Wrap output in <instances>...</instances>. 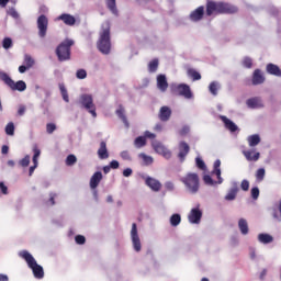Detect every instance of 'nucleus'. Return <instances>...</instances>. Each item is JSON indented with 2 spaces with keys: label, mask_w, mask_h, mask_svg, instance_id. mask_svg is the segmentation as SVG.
Returning <instances> with one entry per match:
<instances>
[{
  "label": "nucleus",
  "mask_w": 281,
  "mask_h": 281,
  "mask_svg": "<svg viewBox=\"0 0 281 281\" xmlns=\"http://www.w3.org/2000/svg\"><path fill=\"white\" fill-rule=\"evenodd\" d=\"M238 7L223 1H206V16H218V14H236Z\"/></svg>",
  "instance_id": "f257e3e1"
},
{
  "label": "nucleus",
  "mask_w": 281,
  "mask_h": 281,
  "mask_svg": "<svg viewBox=\"0 0 281 281\" xmlns=\"http://www.w3.org/2000/svg\"><path fill=\"white\" fill-rule=\"evenodd\" d=\"M97 47L101 54H111V22L105 21L101 24Z\"/></svg>",
  "instance_id": "f03ea898"
},
{
  "label": "nucleus",
  "mask_w": 281,
  "mask_h": 281,
  "mask_svg": "<svg viewBox=\"0 0 281 281\" xmlns=\"http://www.w3.org/2000/svg\"><path fill=\"white\" fill-rule=\"evenodd\" d=\"M19 256L20 258H23V260H25L27 266L32 269L34 278L37 280H43V278H45L43 267L36 262V259H34L32 254H30L27 250H22Z\"/></svg>",
  "instance_id": "7ed1b4c3"
},
{
  "label": "nucleus",
  "mask_w": 281,
  "mask_h": 281,
  "mask_svg": "<svg viewBox=\"0 0 281 281\" xmlns=\"http://www.w3.org/2000/svg\"><path fill=\"white\" fill-rule=\"evenodd\" d=\"M180 181L191 194H196V192H199V188H201L199 175L194 172L187 173L180 179Z\"/></svg>",
  "instance_id": "20e7f679"
},
{
  "label": "nucleus",
  "mask_w": 281,
  "mask_h": 281,
  "mask_svg": "<svg viewBox=\"0 0 281 281\" xmlns=\"http://www.w3.org/2000/svg\"><path fill=\"white\" fill-rule=\"evenodd\" d=\"M71 46H74V40H65L57 46L56 55L60 63L71 58Z\"/></svg>",
  "instance_id": "39448f33"
},
{
  "label": "nucleus",
  "mask_w": 281,
  "mask_h": 281,
  "mask_svg": "<svg viewBox=\"0 0 281 281\" xmlns=\"http://www.w3.org/2000/svg\"><path fill=\"white\" fill-rule=\"evenodd\" d=\"M79 104H81L86 111L90 112L92 117H98V113L95 112V103H93V95L81 94L79 98Z\"/></svg>",
  "instance_id": "423d86ee"
},
{
  "label": "nucleus",
  "mask_w": 281,
  "mask_h": 281,
  "mask_svg": "<svg viewBox=\"0 0 281 281\" xmlns=\"http://www.w3.org/2000/svg\"><path fill=\"white\" fill-rule=\"evenodd\" d=\"M171 92L173 93V95H181L187 100L192 99V90L190 89V86L186 83L171 86Z\"/></svg>",
  "instance_id": "0eeeda50"
},
{
  "label": "nucleus",
  "mask_w": 281,
  "mask_h": 281,
  "mask_svg": "<svg viewBox=\"0 0 281 281\" xmlns=\"http://www.w3.org/2000/svg\"><path fill=\"white\" fill-rule=\"evenodd\" d=\"M49 26V20L45 14L37 18V30L40 38H45L47 36V27Z\"/></svg>",
  "instance_id": "6e6552de"
},
{
  "label": "nucleus",
  "mask_w": 281,
  "mask_h": 281,
  "mask_svg": "<svg viewBox=\"0 0 281 281\" xmlns=\"http://www.w3.org/2000/svg\"><path fill=\"white\" fill-rule=\"evenodd\" d=\"M131 239L134 250L137 252L142 251V239H139V234L137 233V224L135 223L132 224Z\"/></svg>",
  "instance_id": "1a4fd4ad"
},
{
  "label": "nucleus",
  "mask_w": 281,
  "mask_h": 281,
  "mask_svg": "<svg viewBox=\"0 0 281 281\" xmlns=\"http://www.w3.org/2000/svg\"><path fill=\"white\" fill-rule=\"evenodd\" d=\"M7 87H9L11 91H20V92H23L25 91V89H27V85L25 83V81L19 80L14 82L11 77L7 82Z\"/></svg>",
  "instance_id": "9d476101"
},
{
  "label": "nucleus",
  "mask_w": 281,
  "mask_h": 281,
  "mask_svg": "<svg viewBox=\"0 0 281 281\" xmlns=\"http://www.w3.org/2000/svg\"><path fill=\"white\" fill-rule=\"evenodd\" d=\"M205 15V8L203 5L198 7L195 10H193L190 15L189 19L191 21H193L194 23L203 20V16Z\"/></svg>",
  "instance_id": "9b49d317"
},
{
  "label": "nucleus",
  "mask_w": 281,
  "mask_h": 281,
  "mask_svg": "<svg viewBox=\"0 0 281 281\" xmlns=\"http://www.w3.org/2000/svg\"><path fill=\"white\" fill-rule=\"evenodd\" d=\"M154 150L158 153V155H162L165 159H170L172 157V153L166 148L161 143H154L153 144Z\"/></svg>",
  "instance_id": "f8f14e48"
},
{
  "label": "nucleus",
  "mask_w": 281,
  "mask_h": 281,
  "mask_svg": "<svg viewBox=\"0 0 281 281\" xmlns=\"http://www.w3.org/2000/svg\"><path fill=\"white\" fill-rule=\"evenodd\" d=\"M190 154V145L186 142H180L179 143V153H178V158L180 161H186V157Z\"/></svg>",
  "instance_id": "ddd939ff"
},
{
  "label": "nucleus",
  "mask_w": 281,
  "mask_h": 281,
  "mask_svg": "<svg viewBox=\"0 0 281 281\" xmlns=\"http://www.w3.org/2000/svg\"><path fill=\"white\" fill-rule=\"evenodd\" d=\"M202 216H203V212H201V210L192 209L191 212L188 215V218H189L190 223L199 225L201 223Z\"/></svg>",
  "instance_id": "4468645a"
},
{
  "label": "nucleus",
  "mask_w": 281,
  "mask_h": 281,
  "mask_svg": "<svg viewBox=\"0 0 281 281\" xmlns=\"http://www.w3.org/2000/svg\"><path fill=\"white\" fill-rule=\"evenodd\" d=\"M158 117L160 122H168L170 117H172V110L168 108V105H164L160 108Z\"/></svg>",
  "instance_id": "2eb2a0df"
},
{
  "label": "nucleus",
  "mask_w": 281,
  "mask_h": 281,
  "mask_svg": "<svg viewBox=\"0 0 281 281\" xmlns=\"http://www.w3.org/2000/svg\"><path fill=\"white\" fill-rule=\"evenodd\" d=\"M241 153L247 161H258L260 159V153L256 149H246Z\"/></svg>",
  "instance_id": "dca6fc26"
},
{
  "label": "nucleus",
  "mask_w": 281,
  "mask_h": 281,
  "mask_svg": "<svg viewBox=\"0 0 281 281\" xmlns=\"http://www.w3.org/2000/svg\"><path fill=\"white\" fill-rule=\"evenodd\" d=\"M145 183L148 188H150V190H153V192H159V190H161V182L155 178L147 177L145 179Z\"/></svg>",
  "instance_id": "f3484780"
},
{
  "label": "nucleus",
  "mask_w": 281,
  "mask_h": 281,
  "mask_svg": "<svg viewBox=\"0 0 281 281\" xmlns=\"http://www.w3.org/2000/svg\"><path fill=\"white\" fill-rule=\"evenodd\" d=\"M157 88L162 93H165V91H168V79L166 78V75L157 76Z\"/></svg>",
  "instance_id": "a211bd4d"
},
{
  "label": "nucleus",
  "mask_w": 281,
  "mask_h": 281,
  "mask_svg": "<svg viewBox=\"0 0 281 281\" xmlns=\"http://www.w3.org/2000/svg\"><path fill=\"white\" fill-rule=\"evenodd\" d=\"M100 181H102V172L97 171L90 178V188L91 190H95L100 186Z\"/></svg>",
  "instance_id": "6ab92c4d"
},
{
  "label": "nucleus",
  "mask_w": 281,
  "mask_h": 281,
  "mask_svg": "<svg viewBox=\"0 0 281 281\" xmlns=\"http://www.w3.org/2000/svg\"><path fill=\"white\" fill-rule=\"evenodd\" d=\"M57 21H63L65 25H76V18L69 13H64L57 18Z\"/></svg>",
  "instance_id": "aec40b11"
},
{
  "label": "nucleus",
  "mask_w": 281,
  "mask_h": 281,
  "mask_svg": "<svg viewBox=\"0 0 281 281\" xmlns=\"http://www.w3.org/2000/svg\"><path fill=\"white\" fill-rule=\"evenodd\" d=\"M265 82V75H262V70L255 69L252 74V85L258 86Z\"/></svg>",
  "instance_id": "412c9836"
},
{
  "label": "nucleus",
  "mask_w": 281,
  "mask_h": 281,
  "mask_svg": "<svg viewBox=\"0 0 281 281\" xmlns=\"http://www.w3.org/2000/svg\"><path fill=\"white\" fill-rule=\"evenodd\" d=\"M99 159H109V149L106 148V142L102 140L97 151Z\"/></svg>",
  "instance_id": "4be33fe9"
},
{
  "label": "nucleus",
  "mask_w": 281,
  "mask_h": 281,
  "mask_svg": "<svg viewBox=\"0 0 281 281\" xmlns=\"http://www.w3.org/2000/svg\"><path fill=\"white\" fill-rule=\"evenodd\" d=\"M220 117H221L222 122L225 124V127L228 131H231V133H236L238 131V126L235 125V123L232 120L227 119V116L222 115Z\"/></svg>",
  "instance_id": "5701e85b"
},
{
  "label": "nucleus",
  "mask_w": 281,
  "mask_h": 281,
  "mask_svg": "<svg viewBox=\"0 0 281 281\" xmlns=\"http://www.w3.org/2000/svg\"><path fill=\"white\" fill-rule=\"evenodd\" d=\"M115 113L117 117L122 120L123 124H125V126H128V119H126V110H124V105L120 104Z\"/></svg>",
  "instance_id": "b1692460"
},
{
  "label": "nucleus",
  "mask_w": 281,
  "mask_h": 281,
  "mask_svg": "<svg viewBox=\"0 0 281 281\" xmlns=\"http://www.w3.org/2000/svg\"><path fill=\"white\" fill-rule=\"evenodd\" d=\"M266 71L271 76H281V69L276 64H268Z\"/></svg>",
  "instance_id": "393cba45"
},
{
  "label": "nucleus",
  "mask_w": 281,
  "mask_h": 281,
  "mask_svg": "<svg viewBox=\"0 0 281 281\" xmlns=\"http://www.w3.org/2000/svg\"><path fill=\"white\" fill-rule=\"evenodd\" d=\"M238 227L244 236H247V234H249V224H247V220L240 218L238 221Z\"/></svg>",
  "instance_id": "a878e982"
},
{
  "label": "nucleus",
  "mask_w": 281,
  "mask_h": 281,
  "mask_svg": "<svg viewBox=\"0 0 281 281\" xmlns=\"http://www.w3.org/2000/svg\"><path fill=\"white\" fill-rule=\"evenodd\" d=\"M213 175H215L217 177V183H223V178L221 177V160L217 159L214 162V170H213Z\"/></svg>",
  "instance_id": "bb28decb"
},
{
  "label": "nucleus",
  "mask_w": 281,
  "mask_h": 281,
  "mask_svg": "<svg viewBox=\"0 0 281 281\" xmlns=\"http://www.w3.org/2000/svg\"><path fill=\"white\" fill-rule=\"evenodd\" d=\"M247 142L250 148H254L255 146H258V144H260V135L258 134L250 135L248 136Z\"/></svg>",
  "instance_id": "cd10ccee"
},
{
  "label": "nucleus",
  "mask_w": 281,
  "mask_h": 281,
  "mask_svg": "<svg viewBox=\"0 0 281 281\" xmlns=\"http://www.w3.org/2000/svg\"><path fill=\"white\" fill-rule=\"evenodd\" d=\"M259 243H262L263 245H269V243H273V236L269 234L261 233L258 235Z\"/></svg>",
  "instance_id": "c85d7f7f"
},
{
  "label": "nucleus",
  "mask_w": 281,
  "mask_h": 281,
  "mask_svg": "<svg viewBox=\"0 0 281 281\" xmlns=\"http://www.w3.org/2000/svg\"><path fill=\"white\" fill-rule=\"evenodd\" d=\"M106 7L112 12V14L117 15V4L115 0H105Z\"/></svg>",
  "instance_id": "c756f323"
},
{
  "label": "nucleus",
  "mask_w": 281,
  "mask_h": 281,
  "mask_svg": "<svg viewBox=\"0 0 281 281\" xmlns=\"http://www.w3.org/2000/svg\"><path fill=\"white\" fill-rule=\"evenodd\" d=\"M246 104L247 106H249V109H258L260 108V99L258 98L248 99Z\"/></svg>",
  "instance_id": "7c9ffc66"
},
{
  "label": "nucleus",
  "mask_w": 281,
  "mask_h": 281,
  "mask_svg": "<svg viewBox=\"0 0 281 281\" xmlns=\"http://www.w3.org/2000/svg\"><path fill=\"white\" fill-rule=\"evenodd\" d=\"M187 74L189 78H192L193 81L201 80V74L193 68H189Z\"/></svg>",
  "instance_id": "2f4dec72"
},
{
  "label": "nucleus",
  "mask_w": 281,
  "mask_h": 281,
  "mask_svg": "<svg viewBox=\"0 0 281 281\" xmlns=\"http://www.w3.org/2000/svg\"><path fill=\"white\" fill-rule=\"evenodd\" d=\"M236 194H238V187L232 188L228 193L225 195L226 201H234L236 199Z\"/></svg>",
  "instance_id": "473e14b6"
},
{
  "label": "nucleus",
  "mask_w": 281,
  "mask_h": 281,
  "mask_svg": "<svg viewBox=\"0 0 281 281\" xmlns=\"http://www.w3.org/2000/svg\"><path fill=\"white\" fill-rule=\"evenodd\" d=\"M157 69H159V59H153L151 61H149L148 64L149 74H155Z\"/></svg>",
  "instance_id": "72a5a7b5"
},
{
  "label": "nucleus",
  "mask_w": 281,
  "mask_h": 281,
  "mask_svg": "<svg viewBox=\"0 0 281 281\" xmlns=\"http://www.w3.org/2000/svg\"><path fill=\"white\" fill-rule=\"evenodd\" d=\"M134 146L136 148H144L146 146V137L145 136H138L134 140Z\"/></svg>",
  "instance_id": "f704fd0d"
},
{
  "label": "nucleus",
  "mask_w": 281,
  "mask_h": 281,
  "mask_svg": "<svg viewBox=\"0 0 281 281\" xmlns=\"http://www.w3.org/2000/svg\"><path fill=\"white\" fill-rule=\"evenodd\" d=\"M180 223H181V215L180 214L176 213V214L171 215V217H170V225L172 227L179 226Z\"/></svg>",
  "instance_id": "c9c22d12"
},
{
  "label": "nucleus",
  "mask_w": 281,
  "mask_h": 281,
  "mask_svg": "<svg viewBox=\"0 0 281 281\" xmlns=\"http://www.w3.org/2000/svg\"><path fill=\"white\" fill-rule=\"evenodd\" d=\"M77 162L78 158L74 154L68 155L65 161L66 166H75Z\"/></svg>",
  "instance_id": "e433bc0d"
},
{
  "label": "nucleus",
  "mask_w": 281,
  "mask_h": 281,
  "mask_svg": "<svg viewBox=\"0 0 281 281\" xmlns=\"http://www.w3.org/2000/svg\"><path fill=\"white\" fill-rule=\"evenodd\" d=\"M209 91L212 93V95H218V83L216 81H213L209 86Z\"/></svg>",
  "instance_id": "4c0bfd02"
},
{
  "label": "nucleus",
  "mask_w": 281,
  "mask_h": 281,
  "mask_svg": "<svg viewBox=\"0 0 281 281\" xmlns=\"http://www.w3.org/2000/svg\"><path fill=\"white\" fill-rule=\"evenodd\" d=\"M59 90L61 93V98L63 100H65L66 102H69V93L67 92V88H65V85H59Z\"/></svg>",
  "instance_id": "58836bf2"
},
{
  "label": "nucleus",
  "mask_w": 281,
  "mask_h": 281,
  "mask_svg": "<svg viewBox=\"0 0 281 281\" xmlns=\"http://www.w3.org/2000/svg\"><path fill=\"white\" fill-rule=\"evenodd\" d=\"M241 65L246 69H251L254 67V60L250 57H244Z\"/></svg>",
  "instance_id": "ea45409f"
},
{
  "label": "nucleus",
  "mask_w": 281,
  "mask_h": 281,
  "mask_svg": "<svg viewBox=\"0 0 281 281\" xmlns=\"http://www.w3.org/2000/svg\"><path fill=\"white\" fill-rule=\"evenodd\" d=\"M33 153H34V155H33V164H38V158L41 157V149L38 148V146H34L33 147Z\"/></svg>",
  "instance_id": "a19ab883"
},
{
  "label": "nucleus",
  "mask_w": 281,
  "mask_h": 281,
  "mask_svg": "<svg viewBox=\"0 0 281 281\" xmlns=\"http://www.w3.org/2000/svg\"><path fill=\"white\" fill-rule=\"evenodd\" d=\"M265 175H266V170L265 168H259L257 171H256V180L257 181H265Z\"/></svg>",
  "instance_id": "79ce46f5"
},
{
  "label": "nucleus",
  "mask_w": 281,
  "mask_h": 281,
  "mask_svg": "<svg viewBox=\"0 0 281 281\" xmlns=\"http://www.w3.org/2000/svg\"><path fill=\"white\" fill-rule=\"evenodd\" d=\"M24 65L29 68L32 69L34 67V58H32L30 55L24 56Z\"/></svg>",
  "instance_id": "37998d69"
},
{
  "label": "nucleus",
  "mask_w": 281,
  "mask_h": 281,
  "mask_svg": "<svg viewBox=\"0 0 281 281\" xmlns=\"http://www.w3.org/2000/svg\"><path fill=\"white\" fill-rule=\"evenodd\" d=\"M203 181H204L205 186H216V182L214 181V179H212V176H210V175H205L203 177Z\"/></svg>",
  "instance_id": "c03bdc74"
},
{
  "label": "nucleus",
  "mask_w": 281,
  "mask_h": 281,
  "mask_svg": "<svg viewBox=\"0 0 281 281\" xmlns=\"http://www.w3.org/2000/svg\"><path fill=\"white\" fill-rule=\"evenodd\" d=\"M2 47L3 49H10V47H12V38L4 37L2 41Z\"/></svg>",
  "instance_id": "a18cd8bd"
},
{
  "label": "nucleus",
  "mask_w": 281,
  "mask_h": 281,
  "mask_svg": "<svg viewBox=\"0 0 281 281\" xmlns=\"http://www.w3.org/2000/svg\"><path fill=\"white\" fill-rule=\"evenodd\" d=\"M139 158L146 164V166H150L153 164V157L147 156L146 154H139Z\"/></svg>",
  "instance_id": "49530a36"
},
{
  "label": "nucleus",
  "mask_w": 281,
  "mask_h": 281,
  "mask_svg": "<svg viewBox=\"0 0 281 281\" xmlns=\"http://www.w3.org/2000/svg\"><path fill=\"white\" fill-rule=\"evenodd\" d=\"M250 193H251V199H254V201H257L258 196H260V189H258V187H254Z\"/></svg>",
  "instance_id": "de8ad7c7"
},
{
  "label": "nucleus",
  "mask_w": 281,
  "mask_h": 281,
  "mask_svg": "<svg viewBox=\"0 0 281 281\" xmlns=\"http://www.w3.org/2000/svg\"><path fill=\"white\" fill-rule=\"evenodd\" d=\"M76 76H77L78 80H85V78H87V70L79 69V70H77Z\"/></svg>",
  "instance_id": "09e8293b"
},
{
  "label": "nucleus",
  "mask_w": 281,
  "mask_h": 281,
  "mask_svg": "<svg viewBox=\"0 0 281 281\" xmlns=\"http://www.w3.org/2000/svg\"><path fill=\"white\" fill-rule=\"evenodd\" d=\"M20 166H22V168H27V166H30V155H26L20 160Z\"/></svg>",
  "instance_id": "8fccbe9b"
},
{
  "label": "nucleus",
  "mask_w": 281,
  "mask_h": 281,
  "mask_svg": "<svg viewBox=\"0 0 281 281\" xmlns=\"http://www.w3.org/2000/svg\"><path fill=\"white\" fill-rule=\"evenodd\" d=\"M7 135H14V123H9L5 126Z\"/></svg>",
  "instance_id": "3c124183"
},
{
  "label": "nucleus",
  "mask_w": 281,
  "mask_h": 281,
  "mask_svg": "<svg viewBox=\"0 0 281 281\" xmlns=\"http://www.w3.org/2000/svg\"><path fill=\"white\" fill-rule=\"evenodd\" d=\"M54 131H56V124L47 123L46 124V133H48V135H52V133H54Z\"/></svg>",
  "instance_id": "603ef678"
},
{
  "label": "nucleus",
  "mask_w": 281,
  "mask_h": 281,
  "mask_svg": "<svg viewBox=\"0 0 281 281\" xmlns=\"http://www.w3.org/2000/svg\"><path fill=\"white\" fill-rule=\"evenodd\" d=\"M10 76L7 72L0 71V80H2V82H4V85H8V82L10 81Z\"/></svg>",
  "instance_id": "864d4df0"
},
{
  "label": "nucleus",
  "mask_w": 281,
  "mask_h": 281,
  "mask_svg": "<svg viewBox=\"0 0 281 281\" xmlns=\"http://www.w3.org/2000/svg\"><path fill=\"white\" fill-rule=\"evenodd\" d=\"M196 167L200 168V170H205V161L201 158H195Z\"/></svg>",
  "instance_id": "5fc2aeb1"
},
{
  "label": "nucleus",
  "mask_w": 281,
  "mask_h": 281,
  "mask_svg": "<svg viewBox=\"0 0 281 281\" xmlns=\"http://www.w3.org/2000/svg\"><path fill=\"white\" fill-rule=\"evenodd\" d=\"M75 240H76L77 245H85V243H87V238H85V236H82V235H77L75 237Z\"/></svg>",
  "instance_id": "6e6d98bb"
},
{
  "label": "nucleus",
  "mask_w": 281,
  "mask_h": 281,
  "mask_svg": "<svg viewBox=\"0 0 281 281\" xmlns=\"http://www.w3.org/2000/svg\"><path fill=\"white\" fill-rule=\"evenodd\" d=\"M240 188L244 190V192H247L249 190V180H243Z\"/></svg>",
  "instance_id": "4d7b16f0"
},
{
  "label": "nucleus",
  "mask_w": 281,
  "mask_h": 281,
  "mask_svg": "<svg viewBox=\"0 0 281 281\" xmlns=\"http://www.w3.org/2000/svg\"><path fill=\"white\" fill-rule=\"evenodd\" d=\"M110 168H111L112 170H117V168H120V162H119L117 160H112V161L110 162Z\"/></svg>",
  "instance_id": "13d9d810"
},
{
  "label": "nucleus",
  "mask_w": 281,
  "mask_h": 281,
  "mask_svg": "<svg viewBox=\"0 0 281 281\" xmlns=\"http://www.w3.org/2000/svg\"><path fill=\"white\" fill-rule=\"evenodd\" d=\"M165 188L166 190H168L169 192H172V190H175V183L168 181L165 183Z\"/></svg>",
  "instance_id": "bf43d9fd"
},
{
  "label": "nucleus",
  "mask_w": 281,
  "mask_h": 281,
  "mask_svg": "<svg viewBox=\"0 0 281 281\" xmlns=\"http://www.w3.org/2000/svg\"><path fill=\"white\" fill-rule=\"evenodd\" d=\"M188 133H190V127L184 126L180 130L179 134L183 137L186 135H188Z\"/></svg>",
  "instance_id": "052dcab7"
},
{
  "label": "nucleus",
  "mask_w": 281,
  "mask_h": 281,
  "mask_svg": "<svg viewBox=\"0 0 281 281\" xmlns=\"http://www.w3.org/2000/svg\"><path fill=\"white\" fill-rule=\"evenodd\" d=\"M121 157H122V159H125L126 161H131V154H128V151H122Z\"/></svg>",
  "instance_id": "680f3d73"
},
{
  "label": "nucleus",
  "mask_w": 281,
  "mask_h": 281,
  "mask_svg": "<svg viewBox=\"0 0 281 281\" xmlns=\"http://www.w3.org/2000/svg\"><path fill=\"white\" fill-rule=\"evenodd\" d=\"M155 137H157V135H155L154 133L146 131L145 132V139H155Z\"/></svg>",
  "instance_id": "e2e57ef3"
},
{
  "label": "nucleus",
  "mask_w": 281,
  "mask_h": 281,
  "mask_svg": "<svg viewBox=\"0 0 281 281\" xmlns=\"http://www.w3.org/2000/svg\"><path fill=\"white\" fill-rule=\"evenodd\" d=\"M0 190L2 194H8V187L5 186V183L0 182Z\"/></svg>",
  "instance_id": "0e129e2a"
},
{
  "label": "nucleus",
  "mask_w": 281,
  "mask_h": 281,
  "mask_svg": "<svg viewBox=\"0 0 281 281\" xmlns=\"http://www.w3.org/2000/svg\"><path fill=\"white\" fill-rule=\"evenodd\" d=\"M25 110H26L25 105H20L18 110V115L20 116L25 115Z\"/></svg>",
  "instance_id": "69168bd1"
},
{
  "label": "nucleus",
  "mask_w": 281,
  "mask_h": 281,
  "mask_svg": "<svg viewBox=\"0 0 281 281\" xmlns=\"http://www.w3.org/2000/svg\"><path fill=\"white\" fill-rule=\"evenodd\" d=\"M131 175H133V169H131V168H126L123 171V177H131Z\"/></svg>",
  "instance_id": "338daca9"
},
{
  "label": "nucleus",
  "mask_w": 281,
  "mask_h": 281,
  "mask_svg": "<svg viewBox=\"0 0 281 281\" xmlns=\"http://www.w3.org/2000/svg\"><path fill=\"white\" fill-rule=\"evenodd\" d=\"M27 69H30V68L26 65H22V66L19 67V71L21 74H25V71H27Z\"/></svg>",
  "instance_id": "774afa93"
}]
</instances>
